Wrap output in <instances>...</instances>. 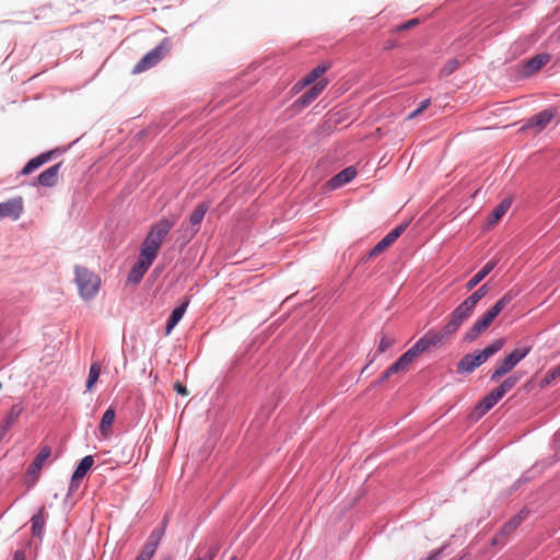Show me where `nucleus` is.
I'll use <instances>...</instances> for the list:
<instances>
[{
    "mask_svg": "<svg viewBox=\"0 0 560 560\" xmlns=\"http://www.w3.org/2000/svg\"><path fill=\"white\" fill-rule=\"evenodd\" d=\"M455 334L444 325L440 330H428L409 350L399 357L382 375L380 382L388 380L393 374L406 372L409 365L423 352L431 348H441L448 343Z\"/></svg>",
    "mask_w": 560,
    "mask_h": 560,
    "instance_id": "1",
    "label": "nucleus"
},
{
    "mask_svg": "<svg viewBox=\"0 0 560 560\" xmlns=\"http://www.w3.org/2000/svg\"><path fill=\"white\" fill-rule=\"evenodd\" d=\"M176 217L162 218L155 222L149 230L140 252L156 258L164 238L176 224Z\"/></svg>",
    "mask_w": 560,
    "mask_h": 560,
    "instance_id": "2",
    "label": "nucleus"
},
{
    "mask_svg": "<svg viewBox=\"0 0 560 560\" xmlns=\"http://www.w3.org/2000/svg\"><path fill=\"white\" fill-rule=\"evenodd\" d=\"M504 345L505 340L503 338H499L479 352L465 354L457 363L456 372L459 374L471 373L475 369L483 364L490 357L498 353Z\"/></svg>",
    "mask_w": 560,
    "mask_h": 560,
    "instance_id": "3",
    "label": "nucleus"
},
{
    "mask_svg": "<svg viewBox=\"0 0 560 560\" xmlns=\"http://www.w3.org/2000/svg\"><path fill=\"white\" fill-rule=\"evenodd\" d=\"M521 376L512 375L504 380L499 386L493 388L483 399L476 406L475 412L481 417L488 412L503 396L512 390L520 382Z\"/></svg>",
    "mask_w": 560,
    "mask_h": 560,
    "instance_id": "4",
    "label": "nucleus"
},
{
    "mask_svg": "<svg viewBox=\"0 0 560 560\" xmlns=\"http://www.w3.org/2000/svg\"><path fill=\"white\" fill-rule=\"evenodd\" d=\"M530 351V346L514 349L494 368L491 374V381L495 382L510 373Z\"/></svg>",
    "mask_w": 560,
    "mask_h": 560,
    "instance_id": "5",
    "label": "nucleus"
},
{
    "mask_svg": "<svg viewBox=\"0 0 560 560\" xmlns=\"http://www.w3.org/2000/svg\"><path fill=\"white\" fill-rule=\"evenodd\" d=\"M75 280L83 299L94 296L100 288V278L84 267L75 268Z\"/></svg>",
    "mask_w": 560,
    "mask_h": 560,
    "instance_id": "6",
    "label": "nucleus"
},
{
    "mask_svg": "<svg viewBox=\"0 0 560 560\" xmlns=\"http://www.w3.org/2000/svg\"><path fill=\"white\" fill-rule=\"evenodd\" d=\"M168 52V47L165 42L145 54L135 66L132 73L138 74L158 65Z\"/></svg>",
    "mask_w": 560,
    "mask_h": 560,
    "instance_id": "7",
    "label": "nucleus"
},
{
    "mask_svg": "<svg viewBox=\"0 0 560 560\" xmlns=\"http://www.w3.org/2000/svg\"><path fill=\"white\" fill-rule=\"evenodd\" d=\"M51 455V447L49 445H43L32 462V464L28 466L26 471V481L31 483L32 486L38 480V477L40 475V470L47 459Z\"/></svg>",
    "mask_w": 560,
    "mask_h": 560,
    "instance_id": "8",
    "label": "nucleus"
},
{
    "mask_svg": "<svg viewBox=\"0 0 560 560\" xmlns=\"http://www.w3.org/2000/svg\"><path fill=\"white\" fill-rule=\"evenodd\" d=\"M474 310L475 308L464 300L450 314L448 320L445 325L455 334L459 329V327L470 317Z\"/></svg>",
    "mask_w": 560,
    "mask_h": 560,
    "instance_id": "9",
    "label": "nucleus"
},
{
    "mask_svg": "<svg viewBox=\"0 0 560 560\" xmlns=\"http://www.w3.org/2000/svg\"><path fill=\"white\" fill-rule=\"evenodd\" d=\"M474 310L475 308L464 300L450 314L448 320L445 325L455 334L459 329V327L470 317Z\"/></svg>",
    "mask_w": 560,
    "mask_h": 560,
    "instance_id": "10",
    "label": "nucleus"
},
{
    "mask_svg": "<svg viewBox=\"0 0 560 560\" xmlns=\"http://www.w3.org/2000/svg\"><path fill=\"white\" fill-rule=\"evenodd\" d=\"M557 110L553 108H548L539 112L538 114L528 118L525 125L522 127V130L533 129L535 133H539L542 131L547 125L553 119Z\"/></svg>",
    "mask_w": 560,
    "mask_h": 560,
    "instance_id": "11",
    "label": "nucleus"
},
{
    "mask_svg": "<svg viewBox=\"0 0 560 560\" xmlns=\"http://www.w3.org/2000/svg\"><path fill=\"white\" fill-rule=\"evenodd\" d=\"M527 515L528 511L522 510L517 515L506 522L501 530L493 537V545L505 544L510 535L521 525Z\"/></svg>",
    "mask_w": 560,
    "mask_h": 560,
    "instance_id": "12",
    "label": "nucleus"
},
{
    "mask_svg": "<svg viewBox=\"0 0 560 560\" xmlns=\"http://www.w3.org/2000/svg\"><path fill=\"white\" fill-rule=\"evenodd\" d=\"M154 259V257L140 252L137 262L133 265L128 275V281L132 283H139L140 280L145 275V272L148 271V269L153 264Z\"/></svg>",
    "mask_w": 560,
    "mask_h": 560,
    "instance_id": "13",
    "label": "nucleus"
},
{
    "mask_svg": "<svg viewBox=\"0 0 560 560\" xmlns=\"http://www.w3.org/2000/svg\"><path fill=\"white\" fill-rule=\"evenodd\" d=\"M23 212V200L21 197L9 199L0 203V220L10 218L18 220Z\"/></svg>",
    "mask_w": 560,
    "mask_h": 560,
    "instance_id": "14",
    "label": "nucleus"
},
{
    "mask_svg": "<svg viewBox=\"0 0 560 560\" xmlns=\"http://www.w3.org/2000/svg\"><path fill=\"white\" fill-rule=\"evenodd\" d=\"M515 296H516L515 292H513L512 290L508 291L506 293H504L502 295L501 299H499L495 302V304L491 308H489L483 314V316L487 317V319L490 320V323H493V320L497 318V316L512 303V301L515 299Z\"/></svg>",
    "mask_w": 560,
    "mask_h": 560,
    "instance_id": "15",
    "label": "nucleus"
},
{
    "mask_svg": "<svg viewBox=\"0 0 560 560\" xmlns=\"http://www.w3.org/2000/svg\"><path fill=\"white\" fill-rule=\"evenodd\" d=\"M93 464L94 458L91 455H88L81 459L72 475L70 490L78 488L79 481L86 475V472L91 469Z\"/></svg>",
    "mask_w": 560,
    "mask_h": 560,
    "instance_id": "16",
    "label": "nucleus"
},
{
    "mask_svg": "<svg viewBox=\"0 0 560 560\" xmlns=\"http://www.w3.org/2000/svg\"><path fill=\"white\" fill-rule=\"evenodd\" d=\"M62 163H57L38 175V183L45 187H52L58 182Z\"/></svg>",
    "mask_w": 560,
    "mask_h": 560,
    "instance_id": "17",
    "label": "nucleus"
},
{
    "mask_svg": "<svg viewBox=\"0 0 560 560\" xmlns=\"http://www.w3.org/2000/svg\"><path fill=\"white\" fill-rule=\"evenodd\" d=\"M327 84V80L316 82L307 92L301 95L296 102L302 106L310 105L323 92Z\"/></svg>",
    "mask_w": 560,
    "mask_h": 560,
    "instance_id": "18",
    "label": "nucleus"
},
{
    "mask_svg": "<svg viewBox=\"0 0 560 560\" xmlns=\"http://www.w3.org/2000/svg\"><path fill=\"white\" fill-rule=\"evenodd\" d=\"M549 60L550 56L547 54L537 55L525 63L523 68V73L525 75H532L538 70H540L545 65H547Z\"/></svg>",
    "mask_w": 560,
    "mask_h": 560,
    "instance_id": "19",
    "label": "nucleus"
},
{
    "mask_svg": "<svg viewBox=\"0 0 560 560\" xmlns=\"http://www.w3.org/2000/svg\"><path fill=\"white\" fill-rule=\"evenodd\" d=\"M490 320L487 319L483 315L476 320V323L468 329L465 334V341H474L476 340L482 332H485L488 327L491 325Z\"/></svg>",
    "mask_w": 560,
    "mask_h": 560,
    "instance_id": "20",
    "label": "nucleus"
},
{
    "mask_svg": "<svg viewBox=\"0 0 560 560\" xmlns=\"http://www.w3.org/2000/svg\"><path fill=\"white\" fill-rule=\"evenodd\" d=\"M357 175V171L353 166H349L341 172H339L337 175H335L330 180L329 185L331 188L340 187L349 182H351Z\"/></svg>",
    "mask_w": 560,
    "mask_h": 560,
    "instance_id": "21",
    "label": "nucleus"
},
{
    "mask_svg": "<svg viewBox=\"0 0 560 560\" xmlns=\"http://www.w3.org/2000/svg\"><path fill=\"white\" fill-rule=\"evenodd\" d=\"M160 542V536L152 533L136 560H151Z\"/></svg>",
    "mask_w": 560,
    "mask_h": 560,
    "instance_id": "22",
    "label": "nucleus"
},
{
    "mask_svg": "<svg viewBox=\"0 0 560 560\" xmlns=\"http://www.w3.org/2000/svg\"><path fill=\"white\" fill-rule=\"evenodd\" d=\"M497 266L495 260L488 261L467 283L466 289L472 290L479 282H481Z\"/></svg>",
    "mask_w": 560,
    "mask_h": 560,
    "instance_id": "23",
    "label": "nucleus"
},
{
    "mask_svg": "<svg viewBox=\"0 0 560 560\" xmlns=\"http://www.w3.org/2000/svg\"><path fill=\"white\" fill-rule=\"evenodd\" d=\"M330 62H323L315 67L310 73H307L301 81L302 86L310 85L319 79L328 69H330Z\"/></svg>",
    "mask_w": 560,
    "mask_h": 560,
    "instance_id": "24",
    "label": "nucleus"
},
{
    "mask_svg": "<svg viewBox=\"0 0 560 560\" xmlns=\"http://www.w3.org/2000/svg\"><path fill=\"white\" fill-rule=\"evenodd\" d=\"M188 306V301L182 303L179 306L175 307L167 320L165 334L170 335L174 327L179 323L183 318L186 308Z\"/></svg>",
    "mask_w": 560,
    "mask_h": 560,
    "instance_id": "25",
    "label": "nucleus"
},
{
    "mask_svg": "<svg viewBox=\"0 0 560 560\" xmlns=\"http://www.w3.org/2000/svg\"><path fill=\"white\" fill-rule=\"evenodd\" d=\"M51 152L43 153L32 160H30L22 170L23 175H28L34 172L36 168L42 166L44 163L48 162L51 158Z\"/></svg>",
    "mask_w": 560,
    "mask_h": 560,
    "instance_id": "26",
    "label": "nucleus"
},
{
    "mask_svg": "<svg viewBox=\"0 0 560 560\" xmlns=\"http://www.w3.org/2000/svg\"><path fill=\"white\" fill-rule=\"evenodd\" d=\"M511 207V200L504 199L502 200L491 212L489 217V224L498 223L501 218L506 213L509 208Z\"/></svg>",
    "mask_w": 560,
    "mask_h": 560,
    "instance_id": "27",
    "label": "nucleus"
},
{
    "mask_svg": "<svg viewBox=\"0 0 560 560\" xmlns=\"http://www.w3.org/2000/svg\"><path fill=\"white\" fill-rule=\"evenodd\" d=\"M23 411L24 406L21 402L14 404L10 408L9 412L5 415L2 422H4L9 427H12L18 421L19 417L22 415Z\"/></svg>",
    "mask_w": 560,
    "mask_h": 560,
    "instance_id": "28",
    "label": "nucleus"
},
{
    "mask_svg": "<svg viewBox=\"0 0 560 560\" xmlns=\"http://www.w3.org/2000/svg\"><path fill=\"white\" fill-rule=\"evenodd\" d=\"M395 243V240L392 235L386 234L369 253V257H375L388 248L392 244Z\"/></svg>",
    "mask_w": 560,
    "mask_h": 560,
    "instance_id": "29",
    "label": "nucleus"
},
{
    "mask_svg": "<svg viewBox=\"0 0 560 560\" xmlns=\"http://www.w3.org/2000/svg\"><path fill=\"white\" fill-rule=\"evenodd\" d=\"M209 206L206 202L199 203L194 212L190 214L189 222L192 226H197L201 223L205 214L207 213Z\"/></svg>",
    "mask_w": 560,
    "mask_h": 560,
    "instance_id": "30",
    "label": "nucleus"
},
{
    "mask_svg": "<svg viewBox=\"0 0 560 560\" xmlns=\"http://www.w3.org/2000/svg\"><path fill=\"white\" fill-rule=\"evenodd\" d=\"M115 420V410L113 408H108L101 420L100 430L103 435H107L113 422Z\"/></svg>",
    "mask_w": 560,
    "mask_h": 560,
    "instance_id": "31",
    "label": "nucleus"
},
{
    "mask_svg": "<svg viewBox=\"0 0 560 560\" xmlns=\"http://www.w3.org/2000/svg\"><path fill=\"white\" fill-rule=\"evenodd\" d=\"M101 374V365L98 362H93L90 366L89 376L86 380V390H92L94 385L96 384Z\"/></svg>",
    "mask_w": 560,
    "mask_h": 560,
    "instance_id": "32",
    "label": "nucleus"
},
{
    "mask_svg": "<svg viewBox=\"0 0 560 560\" xmlns=\"http://www.w3.org/2000/svg\"><path fill=\"white\" fill-rule=\"evenodd\" d=\"M32 532L35 536L40 537L44 532V515H43V509L35 515H33L32 520Z\"/></svg>",
    "mask_w": 560,
    "mask_h": 560,
    "instance_id": "33",
    "label": "nucleus"
},
{
    "mask_svg": "<svg viewBox=\"0 0 560 560\" xmlns=\"http://www.w3.org/2000/svg\"><path fill=\"white\" fill-rule=\"evenodd\" d=\"M489 292V287L487 283L482 284L478 290H476L471 295H469L465 301L468 302L474 308L478 304V302L485 298Z\"/></svg>",
    "mask_w": 560,
    "mask_h": 560,
    "instance_id": "34",
    "label": "nucleus"
},
{
    "mask_svg": "<svg viewBox=\"0 0 560 560\" xmlns=\"http://www.w3.org/2000/svg\"><path fill=\"white\" fill-rule=\"evenodd\" d=\"M559 378H560V364L558 366L549 370L546 373L545 377L540 382V386L545 387Z\"/></svg>",
    "mask_w": 560,
    "mask_h": 560,
    "instance_id": "35",
    "label": "nucleus"
},
{
    "mask_svg": "<svg viewBox=\"0 0 560 560\" xmlns=\"http://www.w3.org/2000/svg\"><path fill=\"white\" fill-rule=\"evenodd\" d=\"M395 343H396V340L394 337L383 334L380 339L377 352L384 353L389 348H392Z\"/></svg>",
    "mask_w": 560,
    "mask_h": 560,
    "instance_id": "36",
    "label": "nucleus"
},
{
    "mask_svg": "<svg viewBox=\"0 0 560 560\" xmlns=\"http://www.w3.org/2000/svg\"><path fill=\"white\" fill-rule=\"evenodd\" d=\"M429 105H430V100L422 101L420 106L416 110H413L412 113H410L408 115V119H412V118L419 116L421 113H423L429 107Z\"/></svg>",
    "mask_w": 560,
    "mask_h": 560,
    "instance_id": "37",
    "label": "nucleus"
},
{
    "mask_svg": "<svg viewBox=\"0 0 560 560\" xmlns=\"http://www.w3.org/2000/svg\"><path fill=\"white\" fill-rule=\"evenodd\" d=\"M219 549H220V545L219 544H214L212 545L209 550L202 556L200 557L202 560H213L214 557L217 556V553L219 552Z\"/></svg>",
    "mask_w": 560,
    "mask_h": 560,
    "instance_id": "38",
    "label": "nucleus"
},
{
    "mask_svg": "<svg viewBox=\"0 0 560 560\" xmlns=\"http://www.w3.org/2000/svg\"><path fill=\"white\" fill-rule=\"evenodd\" d=\"M459 63L457 60L455 59H452L447 62V65L442 69V72L445 74V75H450L451 73H453L457 68H458Z\"/></svg>",
    "mask_w": 560,
    "mask_h": 560,
    "instance_id": "39",
    "label": "nucleus"
},
{
    "mask_svg": "<svg viewBox=\"0 0 560 560\" xmlns=\"http://www.w3.org/2000/svg\"><path fill=\"white\" fill-rule=\"evenodd\" d=\"M419 24V20L418 19H412V20H409L408 22L406 23H402L400 25H398L396 28H395V32H402V31H407L416 25Z\"/></svg>",
    "mask_w": 560,
    "mask_h": 560,
    "instance_id": "40",
    "label": "nucleus"
},
{
    "mask_svg": "<svg viewBox=\"0 0 560 560\" xmlns=\"http://www.w3.org/2000/svg\"><path fill=\"white\" fill-rule=\"evenodd\" d=\"M406 224H399L398 226H396L394 230H392L389 232V235H392L394 237V240L396 241L406 230Z\"/></svg>",
    "mask_w": 560,
    "mask_h": 560,
    "instance_id": "41",
    "label": "nucleus"
},
{
    "mask_svg": "<svg viewBox=\"0 0 560 560\" xmlns=\"http://www.w3.org/2000/svg\"><path fill=\"white\" fill-rule=\"evenodd\" d=\"M174 389L176 390V393H178L179 395H183V396H187L189 394L188 389L186 388V386H184L182 383L179 382H176L174 384Z\"/></svg>",
    "mask_w": 560,
    "mask_h": 560,
    "instance_id": "42",
    "label": "nucleus"
},
{
    "mask_svg": "<svg viewBox=\"0 0 560 560\" xmlns=\"http://www.w3.org/2000/svg\"><path fill=\"white\" fill-rule=\"evenodd\" d=\"M10 428L11 427L7 425L4 422L0 424V440L4 438Z\"/></svg>",
    "mask_w": 560,
    "mask_h": 560,
    "instance_id": "43",
    "label": "nucleus"
},
{
    "mask_svg": "<svg viewBox=\"0 0 560 560\" xmlns=\"http://www.w3.org/2000/svg\"><path fill=\"white\" fill-rule=\"evenodd\" d=\"M13 560H26L25 552L22 550H16L13 555Z\"/></svg>",
    "mask_w": 560,
    "mask_h": 560,
    "instance_id": "44",
    "label": "nucleus"
},
{
    "mask_svg": "<svg viewBox=\"0 0 560 560\" xmlns=\"http://www.w3.org/2000/svg\"><path fill=\"white\" fill-rule=\"evenodd\" d=\"M394 47H395V43L394 42H386L385 49H392Z\"/></svg>",
    "mask_w": 560,
    "mask_h": 560,
    "instance_id": "45",
    "label": "nucleus"
},
{
    "mask_svg": "<svg viewBox=\"0 0 560 560\" xmlns=\"http://www.w3.org/2000/svg\"><path fill=\"white\" fill-rule=\"evenodd\" d=\"M558 33H559V40H560V26H559Z\"/></svg>",
    "mask_w": 560,
    "mask_h": 560,
    "instance_id": "46",
    "label": "nucleus"
},
{
    "mask_svg": "<svg viewBox=\"0 0 560 560\" xmlns=\"http://www.w3.org/2000/svg\"><path fill=\"white\" fill-rule=\"evenodd\" d=\"M230 560H237L236 557H232Z\"/></svg>",
    "mask_w": 560,
    "mask_h": 560,
    "instance_id": "47",
    "label": "nucleus"
},
{
    "mask_svg": "<svg viewBox=\"0 0 560 560\" xmlns=\"http://www.w3.org/2000/svg\"><path fill=\"white\" fill-rule=\"evenodd\" d=\"M196 560H202L200 557H198Z\"/></svg>",
    "mask_w": 560,
    "mask_h": 560,
    "instance_id": "48",
    "label": "nucleus"
},
{
    "mask_svg": "<svg viewBox=\"0 0 560 560\" xmlns=\"http://www.w3.org/2000/svg\"><path fill=\"white\" fill-rule=\"evenodd\" d=\"M2 388V384L0 383V389Z\"/></svg>",
    "mask_w": 560,
    "mask_h": 560,
    "instance_id": "49",
    "label": "nucleus"
}]
</instances>
